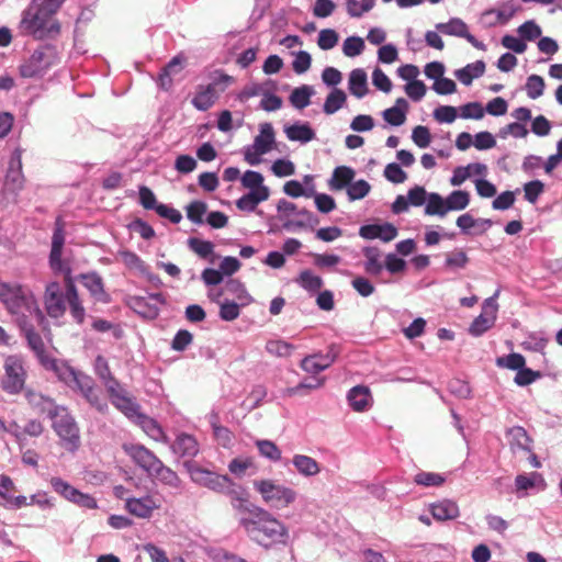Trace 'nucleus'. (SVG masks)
I'll return each instance as SVG.
<instances>
[{
	"label": "nucleus",
	"instance_id": "nucleus-64",
	"mask_svg": "<svg viewBox=\"0 0 562 562\" xmlns=\"http://www.w3.org/2000/svg\"><path fill=\"white\" fill-rule=\"evenodd\" d=\"M491 10L494 11L499 24H506L516 14L519 7L513 0H509L504 2L498 9Z\"/></svg>",
	"mask_w": 562,
	"mask_h": 562
},
{
	"label": "nucleus",
	"instance_id": "nucleus-31",
	"mask_svg": "<svg viewBox=\"0 0 562 562\" xmlns=\"http://www.w3.org/2000/svg\"><path fill=\"white\" fill-rule=\"evenodd\" d=\"M506 436L509 442V446L513 450H522L526 452H531V439L527 434L526 429L521 426L510 427L506 431Z\"/></svg>",
	"mask_w": 562,
	"mask_h": 562
},
{
	"label": "nucleus",
	"instance_id": "nucleus-37",
	"mask_svg": "<svg viewBox=\"0 0 562 562\" xmlns=\"http://www.w3.org/2000/svg\"><path fill=\"white\" fill-rule=\"evenodd\" d=\"M297 215L301 220H288L283 223V228L289 232L304 227L314 228L319 223L318 217L306 209L299 210Z\"/></svg>",
	"mask_w": 562,
	"mask_h": 562
},
{
	"label": "nucleus",
	"instance_id": "nucleus-4",
	"mask_svg": "<svg viewBox=\"0 0 562 562\" xmlns=\"http://www.w3.org/2000/svg\"><path fill=\"white\" fill-rule=\"evenodd\" d=\"M59 63L57 48L53 45H42L19 66L22 78H42L53 66Z\"/></svg>",
	"mask_w": 562,
	"mask_h": 562
},
{
	"label": "nucleus",
	"instance_id": "nucleus-5",
	"mask_svg": "<svg viewBox=\"0 0 562 562\" xmlns=\"http://www.w3.org/2000/svg\"><path fill=\"white\" fill-rule=\"evenodd\" d=\"M254 487L261 495L263 502L276 509L288 507L295 502L297 496L293 488L277 484L272 480H256Z\"/></svg>",
	"mask_w": 562,
	"mask_h": 562
},
{
	"label": "nucleus",
	"instance_id": "nucleus-19",
	"mask_svg": "<svg viewBox=\"0 0 562 562\" xmlns=\"http://www.w3.org/2000/svg\"><path fill=\"white\" fill-rule=\"evenodd\" d=\"M23 182L22 150L20 148H15L10 157L5 175V186L12 191H18L22 189Z\"/></svg>",
	"mask_w": 562,
	"mask_h": 562
},
{
	"label": "nucleus",
	"instance_id": "nucleus-44",
	"mask_svg": "<svg viewBox=\"0 0 562 562\" xmlns=\"http://www.w3.org/2000/svg\"><path fill=\"white\" fill-rule=\"evenodd\" d=\"M347 100V95L344 90L334 88L325 99L323 104V111L327 115H331L340 110Z\"/></svg>",
	"mask_w": 562,
	"mask_h": 562
},
{
	"label": "nucleus",
	"instance_id": "nucleus-38",
	"mask_svg": "<svg viewBox=\"0 0 562 562\" xmlns=\"http://www.w3.org/2000/svg\"><path fill=\"white\" fill-rule=\"evenodd\" d=\"M112 405L132 422L142 413L140 405L130 393L117 397L116 401H113Z\"/></svg>",
	"mask_w": 562,
	"mask_h": 562
},
{
	"label": "nucleus",
	"instance_id": "nucleus-14",
	"mask_svg": "<svg viewBox=\"0 0 562 562\" xmlns=\"http://www.w3.org/2000/svg\"><path fill=\"white\" fill-rule=\"evenodd\" d=\"M42 367L48 371L55 373L59 381L65 383L67 386L72 387L74 383L77 381L78 376L82 373L76 371L72 367H70L67 362L63 360H58L53 357H48L43 360L41 363Z\"/></svg>",
	"mask_w": 562,
	"mask_h": 562
},
{
	"label": "nucleus",
	"instance_id": "nucleus-33",
	"mask_svg": "<svg viewBox=\"0 0 562 562\" xmlns=\"http://www.w3.org/2000/svg\"><path fill=\"white\" fill-rule=\"evenodd\" d=\"M485 63L476 60L454 71L456 78L464 86H470L472 81L484 75Z\"/></svg>",
	"mask_w": 562,
	"mask_h": 562
},
{
	"label": "nucleus",
	"instance_id": "nucleus-57",
	"mask_svg": "<svg viewBox=\"0 0 562 562\" xmlns=\"http://www.w3.org/2000/svg\"><path fill=\"white\" fill-rule=\"evenodd\" d=\"M370 190H371L370 183L364 179H360L357 181L352 180V182L346 189V192H347L349 201H356V200H361L364 196H367L369 194Z\"/></svg>",
	"mask_w": 562,
	"mask_h": 562
},
{
	"label": "nucleus",
	"instance_id": "nucleus-22",
	"mask_svg": "<svg viewBox=\"0 0 562 562\" xmlns=\"http://www.w3.org/2000/svg\"><path fill=\"white\" fill-rule=\"evenodd\" d=\"M133 423L139 426L143 431L155 441H161L164 443L169 442V439L159 423L143 412L133 419Z\"/></svg>",
	"mask_w": 562,
	"mask_h": 562
},
{
	"label": "nucleus",
	"instance_id": "nucleus-6",
	"mask_svg": "<svg viewBox=\"0 0 562 562\" xmlns=\"http://www.w3.org/2000/svg\"><path fill=\"white\" fill-rule=\"evenodd\" d=\"M52 427L69 451H76L80 445L79 428L70 415L68 408L58 413L57 417L50 418Z\"/></svg>",
	"mask_w": 562,
	"mask_h": 562
},
{
	"label": "nucleus",
	"instance_id": "nucleus-27",
	"mask_svg": "<svg viewBox=\"0 0 562 562\" xmlns=\"http://www.w3.org/2000/svg\"><path fill=\"white\" fill-rule=\"evenodd\" d=\"M284 134L291 142L306 144L316 137L315 131L308 122H295L284 127Z\"/></svg>",
	"mask_w": 562,
	"mask_h": 562
},
{
	"label": "nucleus",
	"instance_id": "nucleus-54",
	"mask_svg": "<svg viewBox=\"0 0 562 562\" xmlns=\"http://www.w3.org/2000/svg\"><path fill=\"white\" fill-rule=\"evenodd\" d=\"M414 482L425 487L440 486L446 482V476L440 473L420 471L415 474Z\"/></svg>",
	"mask_w": 562,
	"mask_h": 562
},
{
	"label": "nucleus",
	"instance_id": "nucleus-35",
	"mask_svg": "<svg viewBox=\"0 0 562 562\" xmlns=\"http://www.w3.org/2000/svg\"><path fill=\"white\" fill-rule=\"evenodd\" d=\"M291 462L296 471L303 476L311 477L317 475L321 472L318 462L312 457L305 454H294Z\"/></svg>",
	"mask_w": 562,
	"mask_h": 562
},
{
	"label": "nucleus",
	"instance_id": "nucleus-62",
	"mask_svg": "<svg viewBox=\"0 0 562 562\" xmlns=\"http://www.w3.org/2000/svg\"><path fill=\"white\" fill-rule=\"evenodd\" d=\"M517 33L524 42H532L541 36L542 31L533 20H528L518 26Z\"/></svg>",
	"mask_w": 562,
	"mask_h": 562
},
{
	"label": "nucleus",
	"instance_id": "nucleus-41",
	"mask_svg": "<svg viewBox=\"0 0 562 562\" xmlns=\"http://www.w3.org/2000/svg\"><path fill=\"white\" fill-rule=\"evenodd\" d=\"M182 59L180 56H175L158 74L157 85L164 90L168 91L172 86V74L177 72V67L181 68Z\"/></svg>",
	"mask_w": 562,
	"mask_h": 562
},
{
	"label": "nucleus",
	"instance_id": "nucleus-46",
	"mask_svg": "<svg viewBox=\"0 0 562 562\" xmlns=\"http://www.w3.org/2000/svg\"><path fill=\"white\" fill-rule=\"evenodd\" d=\"M49 483L54 492L71 503H74L80 492L78 488L74 487L71 484L59 476H53Z\"/></svg>",
	"mask_w": 562,
	"mask_h": 562
},
{
	"label": "nucleus",
	"instance_id": "nucleus-2",
	"mask_svg": "<svg viewBox=\"0 0 562 562\" xmlns=\"http://www.w3.org/2000/svg\"><path fill=\"white\" fill-rule=\"evenodd\" d=\"M0 302L10 314L16 315L18 319L34 317L38 323L44 321V314L32 292L18 283L0 280Z\"/></svg>",
	"mask_w": 562,
	"mask_h": 562
},
{
	"label": "nucleus",
	"instance_id": "nucleus-11",
	"mask_svg": "<svg viewBox=\"0 0 562 562\" xmlns=\"http://www.w3.org/2000/svg\"><path fill=\"white\" fill-rule=\"evenodd\" d=\"M127 456L139 467L149 477L155 470L160 467L161 460L143 445L133 443L124 447Z\"/></svg>",
	"mask_w": 562,
	"mask_h": 562
},
{
	"label": "nucleus",
	"instance_id": "nucleus-26",
	"mask_svg": "<svg viewBox=\"0 0 562 562\" xmlns=\"http://www.w3.org/2000/svg\"><path fill=\"white\" fill-rule=\"evenodd\" d=\"M125 507L132 515L138 518H149L153 514V510L157 508L158 505L151 496L147 495L139 498H127Z\"/></svg>",
	"mask_w": 562,
	"mask_h": 562
},
{
	"label": "nucleus",
	"instance_id": "nucleus-29",
	"mask_svg": "<svg viewBox=\"0 0 562 562\" xmlns=\"http://www.w3.org/2000/svg\"><path fill=\"white\" fill-rule=\"evenodd\" d=\"M547 484L542 475L538 472H531L530 474H518L515 479V487L518 497L527 496V491L533 487H539L540 491L546 488Z\"/></svg>",
	"mask_w": 562,
	"mask_h": 562
},
{
	"label": "nucleus",
	"instance_id": "nucleus-39",
	"mask_svg": "<svg viewBox=\"0 0 562 562\" xmlns=\"http://www.w3.org/2000/svg\"><path fill=\"white\" fill-rule=\"evenodd\" d=\"M268 198L269 194L263 189L260 192L249 191L236 201V206L240 211L250 213L257 209L259 203L268 200Z\"/></svg>",
	"mask_w": 562,
	"mask_h": 562
},
{
	"label": "nucleus",
	"instance_id": "nucleus-36",
	"mask_svg": "<svg viewBox=\"0 0 562 562\" xmlns=\"http://www.w3.org/2000/svg\"><path fill=\"white\" fill-rule=\"evenodd\" d=\"M217 99L215 93L211 92L210 88H205L204 85H199L196 91L191 100V104L201 112L210 110Z\"/></svg>",
	"mask_w": 562,
	"mask_h": 562
},
{
	"label": "nucleus",
	"instance_id": "nucleus-7",
	"mask_svg": "<svg viewBox=\"0 0 562 562\" xmlns=\"http://www.w3.org/2000/svg\"><path fill=\"white\" fill-rule=\"evenodd\" d=\"M2 389L9 394H19L25 385L26 372L21 357L11 355L4 360Z\"/></svg>",
	"mask_w": 562,
	"mask_h": 562
},
{
	"label": "nucleus",
	"instance_id": "nucleus-60",
	"mask_svg": "<svg viewBox=\"0 0 562 562\" xmlns=\"http://www.w3.org/2000/svg\"><path fill=\"white\" fill-rule=\"evenodd\" d=\"M544 87H546L544 80L541 76L530 75L527 78L525 89H526L527 95L530 99L536 100L543 94Z\"/></svg>",
	"mask_w": 562,
	"mask_h": 562
},
{
	"label": "nucleus",
	"instance_id": "nucleus-45",
	"mask_svg": "<svg viewBox=\"0 0 562 562\" xmlns=\"http://www.w3.org/2000/svg\"><path fill=\"white\" fill-rule=\"evenodd\" d=\"M496 315H490L482 312L479 316H476L469 327V333L473 337H480L484 333H486L490 328H492L496 322Z\"/></svg>",
	"mask_w": 562,
	"mask_h": 562
},
{
	"label": "nucleus",
	"instance_id": "nucleus-49",
	"mask_svg": "<svg viewBox=\"0 0 562 562\" xmlns=\"http://www.w3.org/2000/svg\"><path fill=\"white\" fill-rule=\"evenodd\" d=\"M296 282L301 288L308 292H317L323 286L322 278L314 274L308 269L300 272Z\"/></svg>",
	"mask_w": 562,
	"mask_h": 562
},
{
	"label": "nucleus",
	"instance_id": "nucleus-17",
	"mask_svg": "<svg viewBox=\"0 0 562 562\" xmlns=\"http://www.w3.org/2000/svg\"><path fill=\"white\" fill-rule=\"evenodd\" d=\"M170 449L177 457L186 459V461H192L199 453L200 446L194 436L181 432L171 442Z\"/></svg>",
	"mask_w": 562,
	"mask_h": 562
},
{
	"label": "nucleus",
	"instance_id": "nucleus-47",
	"mask_svg": "<svg viewBox=\"0 0 562 562\" xmlns=\"http://www.w3.org/2000/svg\"><path fill=\"white\" fill-rule=\"evenodd\" d=\"M470 203V194L463 190H454L446 198V211H462Z\"/></svg>",
	"mask_w": 562,
	"mask_h": 562
},
{
	"label": "nucleus",
	"instance_id": "nucleus-52",
	"mask_svg": "<svg viewBox=\"0 0 562 562\" xmlns=\"http://www.w3.org/2000/svg\"><path fill=\"white\" fill-rule=\"evenodd\" d=\"M241 183L250 191L260 192L261 189H263L268 194H270L269 188L263 184L262 175L258 171L247 170L241 177Z\"/></svg>",
	"mask_w": 562,
	"mask_h": 562
},
{
	"label": "nucleus",
	"instance_id": "nucleus-30",
	"mask_svg": "<svg viewBox=\"0 0 562 562\" xmlns=\"http://www.w3.org/2000/svg\"><path fill=\"white\" fill-rule=\"evenodd\" d=\"M356 171L349 166H338L334 169L328 187L331 191L347 189L355 179Z\"/></svg>",
	"mask_w": 562,
	"mask_h": 562
},
{
	"label": "nucleus",
	"instance_id": "nucleus-43",
	"mask_svg": "<svg viewBox=\"0 0 562 562\" xmlns=\"http://www.w3.org/2000/svg\"><path fill=\"white\" fill-rule=\"evenodd\" d=\"M314 88L308 85H303L293 89L291 92L289 100L290 103L299 110H303L308 106L311 103V97L314 94Z\"/></svg>",
	"mask_w": 562,
	"mask_h": 562
},
{
	"label": "nucleus",
	"instance_id": "nucleus-58",
	"mask_svg": "<svg viewBox=\"0 0 562 562\" xmlns=\"http://www.w3.org/2000/svg\"><path fill=\"white\" fill-rule=\"evenodd\" d=\"M189 248L203 259H207L213 255L214 244L210 240H203L196 237L188 239Z\"/></svg>",
	"mask_w": 562,
	"mask_h": 562
},
{
	"label": "nucleus",
	"instance_id": "nucleus-61",
	"mask_svg": "<svg viewBox=\"0 0 562 562\" xmlns=\"http://www.w3.org/2000/svg\"><path fill=\"white\" fill-rule=\"evenodd\" d=\"M364 40L360 36H349L344 41L342 53L347 57H356L364 50Z\"/></svg>",
	"mask_w": 562,
	"mask_h": 562
},
{
	"label": "nucleus",
	"instance_id": "nucleus-15",
	"mask_svg": "<svg viewBox=\"0 0 562 562\" xmlns=\"http://www.w3.org/2000/svg\"><path fill=\"white\" fill-rule=\"evenodd\" d=\"M65 244L63 227L57 223L52 237V248L49 254V266L54 271L70 274V268L63 262L61 254Z\"/></svg>",
	"mask_w": 562,
	"mask_h": 562
},
{
	"label": "nucleus",
	"instance_id": "nucleus-3",
	"mask_svg": "<svg viewBox=\"0 0 562 562\" xmlns=\"http://www.w3.org/2000/svg\"><path fill=\"white\" fill-rule=\"evenodd\" d=\"M20 29L37 40L55 37L60 32L59 22L43 11L38 3H30L23 10Z\"/></svg>",
	"mask_w": 562,
	"mask_h": 562
},
{
	"label": "nucleus",
	"instance_id": "nucleus-21",
	"mask_svg": "<svg viewBox=\"0 0 562 562\" xmlns=\"http://www.w3.org/2000/svg\"><path fill=\"white\" fill-rule=\"evenodd\" d=\"M79 278L82 285L97 302L106 304L111 301L110 294L104 289L103 279L98 272L81 273Z\"/></svg>",
	"mask_w": 562,
	"mask_h": 562
},
{
	"label": "nucleus",
	"instance_id": "nucleus-25",
	"mask_svg": "<svg viewBox=\"0 0 562 562\" xmlns=\"http://www.w3.org/2000/svg\"><path fill=\"white\" fill-rule=\"evenodd\" d=\"M350 407L356 412L367 411L372 403L370 389L366 385H356L347 393Z\"/></svg>",
	"mask_w": 562,
	"mask_h": 562
},
{
	"label": "nucleus",
	"instance_id": "nucleus-1",
	"mask_svg": "<svg viewBox=\"0 0 562 562\" xmlns=\"http://www.w3.org/2000/svg\"><path fill=\"white\" fill-rule=\"evenodd\" d=\"M239 525L252 541L267 549L273 544L285 543L289 537L288 528L263 508L252 517H241Z\"/></svg>",
	"mask_w": 562,
	"mask_h": 562
},
{
	"label": "nucleus",
	"instance_id": "nucleus-20",
	"mask_svg": "<svg viewBox=\"0 0 562 562\" xmlns=\"http://www.w3.org/2000/svg\"><path fill=\"white\" fill-rule=\"evenodd\" d=\"M336 357V352L330 348L326 353H314L304 357L301 361V368L310 374H317L329 368Z\"/></svg>",
	"mask_w": 562,
	"mask_h": 562
},
{
	"label": "nucleus",
	"instance_id": "nucleus-63",
	"mask_svg": "<svg viewBox=\"0 0 562 562\" xmlns=\"http://www.w3.org/2000/svg\"><path fill=\"white\" fill-rule=\"evenodd\" d=\"M266 350L277 357H290L294 350V346L284 340H269Z\"/></svg>",
	"mask_w": 562,
	"mask_h": 562
},
{
	"label": "nucleus",
	"instance_id": "nucleus-18",
	"mask_svg": "<svg viewBox=\"0 0 562 562\" xmlns=\"http://www.w3.org/2000/svg\"><path fill=\"white\" fill-rule=\"evenodd\" d=\"M25 396L29 404L36 409L37 413L46 415L49 419L57 417L58 413L64 411L63 405L56 404L53 398L42 393L29 391Z\"/></svg>",
	"mask_w": 562,
	"mask_h": 562
},
{
	"label": "nucleus",
	"instance_id": "nucleus-40",
	"mask_svg": "<svg viewBox=\"0 0 562 562\" xmlns=\"http://www.w3.org/2000/svg\"><path fill=\"white\" fill-rule=\"evenodd\" d=\"M210 82L204 85L205 88H210L211 92L215 93L218 100L220 95L226 91L228 86L234 81V78L222 70H214L210 74Z\"/></svg>",
	"mask_w": 562,
	"mask_h": 562
},
{
	"label": "nucleus",
	"instance_id": "nucleus-23",
	"mask_svg": "<svg viewBox=\"0 0 562 562\" xmlns=\"http://www.w3.org/2000/svg\"><path fill=\"white\" fill-rule=\"evenodd\" d=\"M67 305L69 306V312L74 321L81 325L85 322L86 310L79 299L78 290L70 274H67Z\"/></svg>",
	"mask_w": 562,
	"mask_h": 562
},
{
	"label": "nucleus",
	"instance_id": "nucleus-24",
	"mask_svg": "<svg viewBox=\"0 0 562 562\" xmlns=\"http://www.w3.org/2000/svg\"><path fill=\"white\" fill-rule=\"evenodd\" d=\"M429 512L438 521L453 520L459 517L460 509L452 499H441L429 505Z\"/></svg>",
	"mask_w": 562,
	"mask_h": 562
},
{
	"label": "nucleus",
	"instance_id": "nucleus-8",
	"mask_svg": "<svg viewBox=\"0 0 562 562\" xmlns=\"http://www.w3.org/2000/svg\"><path fill=\"white\" fill-rule=\"evenodd\" d=\"M184 468L195 484L204 486L216 493L224 492L225 486H227L229 483L228 475H221L213 471L201 468L193 461H184Z\"/></svg>",
	"mask_w": 562,
	"mask_h": 562
},
{
	"label": "nucleus",
	"instance_id": "nucleus-53",
	"mask_svg": "<svg viewBox=\"0 0 562 562\" xmlns=\"http://www.w3.org/2000/svg\"><path fill=\"white\" fill-rule=\"evenodd\" d=\"M376 0H345L346 10L350 18H361L364 13L372 10Z\"/></svg>",
	"mask_w": 562,
	"mask_h": 562
},
{
	"label": "nucleus",
	"instance_id": "nucleus-55",
	"mask_svg": "<svg viewBox=\"0 0 562 562\" xmlns=\"http://www.w3.org/2000/svg\"><path fill=\"white\" fill-rule=\"evenodd\" d=\"M207 211V204L203 201L195 200L186 206L187 217L196 225L204 223L203 216Z\"/></svg>",
	"mask_w": 562,
	"mask_h": 562
},
{
	"label": "nucleus",
	"instance_id": "nucleus-10",
	"mask_svg": "<svg viewBox=\"0 0 562 562\" xmlns=\"http://www.w3.org/2000/svg\"><path fill=\"white\" fill-rule=\"evenodd\" d=\"M44 305L49 317H63L67 310V285L63 291L58 282H49L45 288Z\"/></svg>",
	"mask_w": 562,
	"mask_h": 562
},
{
	"label": "nucleus",
	"instance_id": "nucleus-56",
	"mask_svg": "<svg viewBox=\"0 0 562 562\" xmlns=\"http://www.w3.org/2000/svg\"><path fill=\"white\" fill-rule=\"evenodd\" d=\"M266 86H270L271 88H274V83L272 81H267L266 83H256L251 82L249 85H246L237 94V99L240 102H245L249 100L250 98L262 95L265 93Z\"/></svg>",
	"mask_w": 562,
	"mask_h": 562
},
{
	"label": "nucleus",
	"instance_id": "nucleus-28",
	"mask_svg": "<svg viewBox=\"0 0 562 562\" xmlns=\"http://www.w3.org/2000/svg\"><path fill=\"white\" fill-rule=\"evenodd\" d=\"M366 260L363 261V269L366 273L372 277H378L384 269V263L381 260V250L375 246H366L361 249Z\"/></svg>",
	"mask_w": 562,
	"mask_h": 562
},
{
	"label": "nucleus",
	"instance_id": "nucleus-34",
	"mask_svg": "<svg viewBox=\"0 0 562 562\" xmlns=\"http://www.w3.org/2000/svg\"><path fill=\"white\" fill-rule=\"evenodd\" d=\"M276 142L274 130L271 123L260 124L259 134L254 139V146L263 155L269 153Z\"/></svg>",
	"mask_w": 562,
	"mask_h": 562
},
{
	"label": "nucleus",
	"instance_id": "nucleus-50",
	"mask_svg": "<svg viewBox=\"0 0 562 562\" xmlns=\"http://www.w3.org/2000/svg\"><path fill=\"white\" fill-rule=\"evenodd\" d=\"M469 257L464 250L456 249L445 256V268L449 270L464 269L469 263Z\"/></svg>",
	"mask_w": 562,
	"mask_h": 562
},
{
	"label": "nucleus",
	"instance_id": "nucleus-12",
	"mask_svg": "<svg viewBox=\"0 0 562 562\" xmlns=\"http://www.w3.org/2000/svg\"><path fill=\"white\" fill-rule=\"evenodd\" d=\"M436 30L445 35L465 38L473 47L485 49V44L469 33L467 23L460 18H451L448 22L437 23Z\"/></svg>",
	"mask_w": 562,
	"mask_h": 562
},
{
	"label": "nucleus",
	"instance_id": "nucleus-48",
	"mask_svg": "<svg viewBox=\"0 0 562 562\" xmlns=\"http://www.w3.org/2000/svg\"><path fill=\"white\" fill-rule=\"evenodd\" d=\"M446 199L437 192H430L425 206L426 215L443 217L447 214Z\"/></svg>",
	"mask_w": 562,
	"mask_h": 562
},
{
	"label": "nucleus",
	"instance_id": "nucleus-42",
	"mask_svg": "<svg viewBox=\"0 0 562 562\" xmlns=\"http://www.w3.org/2000/svg\"><path fill=\"white\" fill-rule=\"evenodd\" d=\"M150 477L156 479L161 484L175 490H179L181 486V480L178 474L169 467H166L162 461L160 462V467L155 470Z\"/></svg>",
	"mask_w": 562,
	"mask_h": 562
},
{
	"label": "nucleus",
	"instance_id": "nucleus-13",
	"mask_svg": "<svg viewBox=\"0 0 562 562\" xmlns=\"http://www.w3.org/2000/svg\"><path fill=\"white\" fill-rule=\"evenodd\" d=\"M18 325L22 335L24 336L29 348L34 352L40 361L47 359L49 356L45 351V345L42 336L35 330L34 326L27 321V317L19 318Z\"/></svg>",
	"mask_w": 562,
	"mask_h": 562
},
{
	"label": "nucleus",
	"instance_id": "nucleus-32",
	"mask_svg": "<svg viewBox=\"0 0 562 562\" xmlns=\"http://www.w3.org/2000/svg\"><path fill=\"white\" fill-rule=\"evenodd\" d=\"M349 92L357 99H362L368 93V77L362 68H356L349 74Z\"/></svg>",
	"mask_w": 562,
	"mask_h": 562
},
{
	"label": "nucleus",
	"instance_id": "nucleus-9",
	"mask_svg": "<svg viewBox=\"0 0 562 562\" xmlns=\"http://www.w3.org/2000/svg\"><path fill=\"white\" fill-rule=\"evenodd\" d=\"M71 389L78 391L98 412L105 413L108 411V402L91 376L81 373Z\"/></svg>",
	"mask_w": 562,
	"mask_h": 562
},
{
	"label": "nucleus",
	"instance_id": "nucleus-16",
	"mask_svg": "<svg viewBox=\"0 0 562 562\" xmlns=\"http://www.w3.org/2000/svg\"><path fill=\"white\" fill-rule=\"evenodd\" d=\"M397 228L392 223L364 224L359 228V236L363 239H380L389 243L397 236Z\"/></svg>",
	"mask_w": 562,
	"mask_h": 562
},
{
	"label": "nucleus",
	"instance_id": "nucleus-59",
	"mask_svg": "<svg viewBox=\"0 0 562 562\" xmlns=\"http://www.w3.org/2000/svg\"><path fill=\"white\" fill-rule=\"evenodd\" d=\"M135 306L138 308L137 312L140 315L150 319H155L160 313V307L157 305V303H151L145 296L135 297Z\"/></svg>",
	"mask_w": 562,
	"mask_h": 562
},
{
	"label": "nucleus",
	"instance_id": "nucleus-51",
	"mask_svg": "<svg viewBox=\"0 0 562 562\" xmlns=\"http://www.w3.org/2000/svg\"><path fill=\"white\" fill-rule=\"evenodd\" d=\"M256 446L260 456L272 461L279 462L282 460V452L279 447L271 440H257Z\"/></svg>",
	"mask_w": 562,
	"mask_h": 562
}]
</instances>
